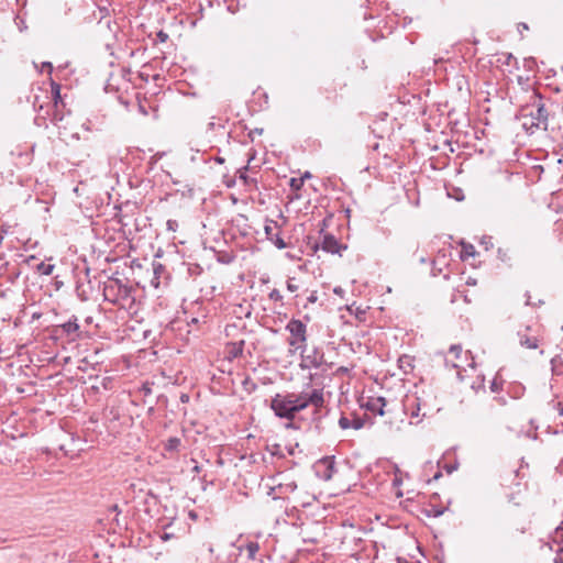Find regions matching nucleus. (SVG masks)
Masks as SVG:
<instances>
[{"instance_id": "nucleus-1", "label": "nucleus", "mask_w": 563, "mask_h": 563, "mask_svg": "<svg viewBox=\"0 0 563 563\" xmlns=\"http://www.w3.org/2000/svg\"><path fill=\"white\" fill-rule=\"evenodd\" d=\"M323 405V390L312 389L300 394H277L272 399L271 407L277 417L292 420L299 411L309 406H312L317 412Z\"/></svg>"}, {"instance_id": "nucleus-2", "label": "nucleus", "mask_w": 563, "mask_h": 563, "mask_svg": "<svg viewBox=\"0 0 563 563\" xmlns=\"http://www.w3.org/2000/svg\"><path fill=\"white\" fill-rule=\"evenodd\" d=\"M286 330L290 333V338L288 340V344L291 347L290 353H295L300 350L301 353L305 352V345L307 342V327L306 324L298 319H291L286 324Z\"/></svg>"}, {"instance_id": "nucleus-3", "label": "nucleus", "mask_w": 563, "mask_h": 563, "mask_svg": "<svg viewBox=\"0 0 563 563\" xmlns=\"http://www.w3.org/2000/svg\"><path fill=\"white\" fill-rule=\"evenodd\" d=\"M445 364L457 369V377L463 378L462 372H465V365L474 367V362L470 357V352H463L461 345H452L445 356Z\"/></svg>"}, {"instance_id": "nucleus-4", "label": "nucleus", "mask_w": 563, "mask_h": 563, "mask_svg": "<svg viewBox=\"0 0 563 563\" xmlns=\"http://www.w3.org/2000/svg\"><path fill=\"white\" fill-rule=\"evenodd\" d=\"M426 408V402L417 395L406 396L404 401L405 412L410 417L411 424H418L422 421V418L427 415L426 411H420Z\"/></svg>"}, {"instance_id": "nucleus-5", "label": "nucleus", "mask_w": 563, "mask_h": 563, "mask_svg": "<svg viewBox=\"0 0 563 563\" xmlns=\"http://www.w3.org/2000/svg\"><path fill=\"white\" fill-rule=\"evenodd\" d=\"M548 111L544 104L539 103L536 109H532L529 114L523 115V128L526 130L547 128Z\"/></svg>"}, {"instance_id": "nucleus-6", "label": "nucleus", "mask_w": 563, "mask_h": 563, "mask_svg": "<svg viewBox=\"0 0 563 563\" xmlns=\"http://www.w3.org/2000/svg\"><path fill=\"white\" fill-rule=\"evenodd\" d=\"M519 344L526 349H537L540 344L539 330L532 327H525L518 331Z\"/></svg>"}, {"instance_id": "nucleus-7", "label": "nucleus", "mask_w": 563, "mask_h": 563, "mask_svg": "<svg viewBox=\"0 0 563 563\" xmlns=\"http://www.w3.org/2000/svg\"><path fill=\"white\" fill-rule=\"evenodd\" d=\"M301 354V368H318L323 363V354L317 349H313L310 352L305 349V352Z\"/></svg>"}, {"instance_id": "nucleus-8", "label": "nucleus", "mask_w": 563, "mask_h": 563, "mask_svg": "<svg viewBox=\"0 0 563 563\" xmlns=\"http://www.w3.org/2000/svg\"><path fill=\"white\" fill-rule=\"evenodd\" d=\"M317 474L324 481L332 478L334 474V461L332 457H324L318 461L316 465Z\"/></svg>"}, {"instance_id": "nucleus-9", "label": "nucleus", "mask_w": 563, "mask_h": 563, "mask_svg": "<svg viewBox=\"0 0 563 563\" xmlns=\"http://www.w3.org/2000/svg\"><path fill=\"white\" fill-rule=\"evenodd\" d=\"M321 249L331 254H338L341 251V244L332 234H325L321 242Z\"/></svg>"}, {"instance_id": "nucleus-10", "label": "nucleus", "mask_w": 563, "mask_h": 563, "mask_svg": "<svg viewBox=\"0 0 563 563\" xmlns=\"http://www.w3.org/2000/svg\"><path fill=\"white\" fill-rule=\"evenodd\" d=\"M275 489H277L283 497L288 498L290 494L296 492L297 484L294 479H286L278 483Z\"/></svg>"}, {"instance_id": "nucleus-11", "label": "nucleus", "mask_w": 563, "mask_h": 563, "mask_svg": "<svg viewBox=\"0 0 563 563\" xmlns=\"http://www.w3.org/2000/svg\"><path fill=\"white\" fill-rule=\"evenodd\" d=\"M339 426L343 429V430H346V429H350V428H353V429H361L363 423L360 419H354V420H350L347 417H341L340 420H339Z\"/></svg>"}, {"instance_id": "nucleus-12", "label": "nucleus", "mask_w": 563, "mask_h": 563, "mask_svg": "<svg viewBox=\"0 0 563 563\" xmlns=\"http://www.w3.org/2000/svg\"><path fill=\"white\" fill-rule=\"evenodd\" d=\"M385 405H386L385 399L382 397H378L376 399H372L371 401H368L367 408L371 411L377 412L378 415L383 416L384 415L383 408L385 407Z\"/></svg>"}, {"instance_id": "nucleus-13", "label": "nucleus", "mask_w": 563, "mask_h": 563, "mask_svg": "<svg viewBox=\"0 0 563 563\" xmlns=\"http://www.w3.org/2000/svg\"><path fill=\"white\" fill-rule=\"evenodd\" d=\"M552 542L558 544L555 550L558 553H563V522L558 527L552 536Z\"/></svg>"}, {"instance_id": "nucleus-14", "label": "nucleus", "mask_w": 563, "mask_h": 563, "mask_svg": "<svg viewBox=\"0 0 563 563\" xmlns=\"http://www.w3.org/2000/svg\"><path fill=\"white\" fill-rule=\"evenodd\" d=\"M243 341L241 342H235V343H230L227 347L228 350V354L231 356V357H238L242 354L243 352Z\"/></svg>"}, {"instance_id": "nucleus-15", "label": "nucleus", "mask_w": 563, "mask_h": 563, "mask_svg": "<svg viewBox=\"0 0 563 563\" xmlns=\"http://www.w3.org/2000/svg\"><path fill=\"white\" fill-rule=\"evenodd\" d=\"M180 443H181V441L179 438L173 437L166 441L164 448H165V450L170 451V452L177 451L180 446Z\"/></svg>"}, {"instance_id": "nucleus-16", "label": "nucleus", "mask_w": 563, "mask_h": 563, "mask_svg": "<svg viewBox=\"0 0 563 563\" xmlns=\"http://www.w3.org/2000/svg\"><path fill=\"white\" fill-rule=\"evenodd\" d=\"M286 286L288 291L297 292L301 287V283L297 280L295 277H288Z\"/></svg>"}, {"instance_id": "nucleus-17", "label": "nucleus", "mask_w": 563, "mask_h": 563, "mask_svg": "<svg viewBox=\"0 0 563 563\" xmlns=\"http://www.w3.org/2000/svg\"><path fill=\"white\" fill-rule=\"evenodd\" d=\"M54 268H55V266L53 264H46L44 262L40 263L36 267V269L40 274H43L46 276H49L53 273Z\"/></svg>"}, {"instance_id": "nucleus-18", "label": "nucleus", "mask_w": 563, "mask_h": 563, "mask_svg": "<svg viewBox=\"0 0 563 563\" xmlns=\"http://www.w3.org/2000/svg\"><path fill=\"white\" fill-rule=\"evenodd\" d=\"M52 92H53L54 104H55V107H57L58 103L62 102L60 86L56 82H52Z\"/></svg>"}, {"instance_id": "nucleus-19", "label": "nucleus", "mask_w": 563, "mask_h": 563, "mask_svg": "<svg viewBox=\"0 0 563 563\" xmlns=\"http://www.w3.org/2000/svg\"><path fill=\"white\" fill-rule=\"evenodd\" d=\"M303 185V177H299V178H291L290 181H289V186L292 190L295 191H298L301 189Z\"/></svg>"}, {"instance_id": "nucleus-20", "label": "nucleus", "mask_w": 563, "mask_h": 563, "mask_svg": "<svg viewBox=\"0 0 563 563\" xmlns=\"http://www.w3.org/2000/svg\"><path fill=\"white\" fill-rule=\"evenodd\" d=\"M258 549H260V547L256 542H249L246 544V550L251 558H253L257 553Z\"/></svg>"}, {"instance_id": "nucleus-21", "label": "nucleus", "mask_w": 563, "mask_h": 563, "mask_svg": "<svg viewBox=\"0 0 563 563\" xmlns=\"http://www.w3.org/2000/svg\"><path fill=\"white\" fill-rule=\"evenodd\" d=\"M402 483V479H401V472L398 467L395 468V478L393 479V484L394 486L398 487L400 486Z\"/></svg>"}, {"instance_id": "nucleus-22", "label": "nucleus", "mask_w": 563, "mask_h": 563, "mask_svg": "<svg viewBox=\"0 0 563 563\" xmlns=\"http://www.w3.org/2000/svg\"><path fill=\"white\" fill-rule=\"evenodd\" d=\"M167 230L175 232L178 229V222L176 220H168L166 222Z\"/></svg>"}, {"instance_id": "nucleus-23", "label": "nucleus", "mask_w": 563, "mask_h": 563, "mask_svg": "<svg viewBox=\"0 0 563 563\" xmlns=\"http://www.w3.org/2000/svg\"><path fill=\"white\" fill-rule=\"evenodd\" d=\"M65 329L67 332L75 331L78 329V324L69 322V323L65 324Z\"/></svg>"}, {"instance_id": "nucleus-24", "label": "nucleus", "mask_w": 563, "mask_h": 563, "mask_svg": "<svg viewBox=\"0 0 563 563\" xmlns=\"http://www.w3.org/2000/svg\"><path fill=\"white\" fill-rule=\"evenodd\" d=\"M333 292L342 298L344 296L345 291H344V289L342 287L336 286V287L333 288Z\"/></svg>"}, {"instance_id": "nucleus-25", "label": "nucleus", "mask_w": 563, "mask_h": 563, "mask_svg": "<svg viewBox=\"0 0 563 563\" xmlns=\"http://www.w3.org/2000/svg\"><path fill=\"white\" fill-rule=\"evenodd\" d=\"M317 299H318V297H317L316 291H313V292L308 297V301H309V302H311V303L316 302V301H317Z\"/></svg>"}, {"instance_id": "nucleus-26", "label": "nucleus", "mask_w": 563, "mask_h": 563, "mask_svg": "<svg viewBox=\"0 0 563 563\" xmlns=\"http://www.w3.org/2000/svg\"><path fill=\"white\" fill-rule=\"evenodd\" d=\"M42 67H43V68H47V71H48L49 74H51V73H52V70H53V66H52V64H51V63H48V62L43 63Z\"/></svg>"}, {"instance_id": "nucleus-27", "label": "nucleus", "mask_w": 563, "mask_h": 563, "mask_svg": "<svg viewBox=\"0 0 563 563\" xmlns=\"http://www.w3.org/2000/svg\"><path fill=\"white\" fill-rule=\"evenodd\" d=\"M276 245H277L279 249H284V247L286 246V244L284 243V241H283V240H278V241L276 242Z\"/></svg>"}, {"instance_id": "nucleus-28", "label": "nucleus", "mask_w": 563, "mask_h": 563, "mask_svg": "<svg viewBox=\"0 0 563 563\" xmlns=\"http://www.w3.org/2000/svg\"><path fill=\"white\" fill-rule=\"evenodd\" d=\"M559 554H562V553H559ZM554 562L555 563H563V556L562 555L556 556Z\"/></svg>"}, {"instance_id": "nucleus-29", "label": "nucleus", "mask_w": 563, "mask_h": 563, "mask_svg": "<svg viewBox=\"0 0 563 563\" xmlns=\"http://www.w3.org/2000/svg\"><path fill=\"white\" fill-rule=\"evenodd\" d=\"M169 538H170V534H168V533H164V534L162 536V539H163V540H168Z\"/></svg>"}, {"instance_id": "nucleus-30", "label": "nucleus", "mask_w": 563, "mask_h": 563, "mask_svg": "<svg viewBox=\"0 0 563 563\" xmlns=\"http://www.w3.org/2000/svg\"><path fill=\"white\" fill-rule=\"evenodd\" d=\"M558 407H559V410H560V415L563 416V407H561V404H558Z\"/></svg>"}, {"instance_id": "nucleus-31", "label": "nucleus", "mask_w": 563, "mask_h": 563, "mask_svg": "<svg viewBox=\"0 0 563 563\" xmlns=\"http://www.w3.org/2000/svg\"><path fill=\"white\" fill-rule=\"evenodd\" d=\"M302 177H303V180H305L306 178L310 177V174L307 172Z\"/></svg>"}, {"instance_id": "nucleus-32", "label": "nucleus", "mask_w": 563, "mask_h": 563, "mask_svg": "<svg viewBox=\"0 0 563 563\" xmlns=\"http://www.w3.org/2000/svg\"><path fill=\"white\" fill-rule=\"evenodd\" d=\"M471 249H473V245H470V249H465L466 254H471V253H470V252H471Z\"/></svg>"}, {"instance_id": "nucleus-33", "label": "nucleus", "mask_w": 563, "mask_h": 563, "mask_svg": "<svg viewBox=\"0 0 563 563\" xmlns=\"http://www.w3.org/2000/svg\"><path fill=\"white\" fill-rule=\"evenodd\" d=\"M471 249H473V245H470V249H465L466 254H471V253H470V252H471Z\"/></svg>"}, {"instance_id": "nucleus-34", "label": "nucleus", "mask_w": 563, "mask_h": 563, "mask_svg": "<svg viewBox=\"0 0 563 563\" xmlns=\"http://www.w3.org/2000/svg\"><path fill=\"white\" fill-rule=\"evenodd\" d=\"M471 249H473V245H470V249H465L466 254H471V253H470V252H471Z\"/></svg>"}, {"instance_id": "nucleus-35", "label": "nucleus", "mask_w": 563, "mask_h": 563, "mask_svg": "<svg viewBox=\"0 0 563 563\" xmlns=\"http://www.w3.org/2000/svg\"><path fill=\"white\" fill-rule=\"evenodd\" d=\"M271 297H272V298H273V297H277L276 291H273V292L271 294Z\"/></svg>"}, {"instance_id": "nucleus-36", "label": "nucleus", "mask_w": 563, "mask_h": 563, "mask_svg": "<svg viewBox=\"0 0 563 563\" xmlns=\"http://www.w3.org/2000/svg\"><path fill=\"white\" fill-rule=\"evenodd\" d=\"M271 297H272V298H273V297H277L276 291H273V292L271 294Z\"/></svg>"}]
</instances>
